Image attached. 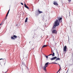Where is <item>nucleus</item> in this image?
<instances>
[{
    "label": "nucleus",
    "instance_id": "obj_1",
    "mask_svg": "<svg viewBox=\"0 0 73 73\" xmlns=\"http://www.w3.org/2000/svg\"><path fill=\"white\" fill-rule=\"evenodd\" d=\"M57 18L58 20L56 19L54 23L53 27V29H55L56 27H57V26H58L59 25H60V23H61L62 22V18L58 17Z\"/></svg>",
    "mask_w": 73,
    "mask_h": 73
},
{
    "label": "nucleus",
    "instance_id": "obj_2",
    "mask_svg": "<svg viewBox=\"0 0 73 73\" xmlns=\"http://www.w3.org/2000/svg\"><path fill=\"white\" fill-rule=\"evenodd\" d=\"M48 64H49V62L46 63L45 64V66L43 67V69L44 70V71H46V68L48 66L47 65H48Z\"/></svg>",
    "mask_w": 73,
    "mask_h": 73
},
{
    "label": "nucleus",
    "instance_id": "obj_3",
    "mask_svg": "<svg viewBox=\"0 0 73 73\" xmlns=\"http://www.w3.org/2000/svg\"><path fill=\"white\" fill-rule=\"evenodd\" d=\"M57 33V31L56 30H53L52 31V33H54V34H56Z\"/></svg>",
    "mask_w": 73,
    "mask_h": 73
},
{
    "label": "nucleus",
    "instance_id": "obj_4",
    "mask_svg": "<svg viewBox=\"0 0 73 73\" xmlns=\"http://www.w3.org/2000/svg\"><path fill=\"white\" fill-rule=\"evenodd\" d=\"M66 48H67V47H66V46H65L63 48V50L65 52V53L66 52Z\"/></svg>",
    "mask_w": 73,
    "mask_h": 73
},
{
    "label": "nucleus",
    "instance_id": "obj_5",
    "mask_svg": "<svg viewBox=\"0 0 73 73\" xmlns=\"http://www.w3.org/2000/svg\"><path fill=\"white\" fill-rule=\"evenodd\" d=\"M21 66L23 68V67H27V66L24 64V62H23L22 64L21 65Z\"/></svg>",
    "mask_w": 73,
    "mask_h": 73
},
{
    "label": "nucleus",
    "instance_id": "obj_6",
    "mask_svg": "<svg viewBox=\"0 0 73 73\" xmlns=\"http://www.w3.org/2000/svg\"><path fill=\"white\" fill-rule=\"evenodd\" d=\"M53 4H54V5H58L57 1H54Z\"/></svg>",
    "mask_w": 73,
    "mask_h": 73
},
{
    "label": "nucleus",
    "instance_id": "obj_7",
    "mask_svg": "<svg viewBox=\"0 0 73 73\" xmlns=\"http://www.w3.org/2000/svg\"><path fill=\"white\" fill-rule=\"evenodd\" d=\"M56 58L57 57L55 56L54 57L51 58L50 59L51 60H55V59H56Z\"/></svg>",
    "mask_w": 73,
    "mask_h": 73
},
{
    "label": "nucleus",
    "instance_id": "obj_8",
    "mask_svg": "<svg viewBox=\"0 0 73 73\" xmlns=\"http://www.w3.org/2000/svg\"><path fill=\"white\" fill-rule=\"evenodd\" d=\"M24 6H25V8H27V9H29V7H28V6H27L25 4H24Z\"/></svg>",
    "mask_w": 73,
    "mask_h": 73
},
{
    "label": "nucleus",
    "instance_id": "obj_9",
    "mask_svg": "<svg viewBox=\"0 0 73 73\" xmlns=\"http://www.w3.org/2000/svg\"><path fill=\"white\" fill-rule=\"evenodd\" d=\"M51 55H52V56H54V53L53 52V54H49L48 56H51Z\"/></svg>",
    "mask_w": 73,
    "mask_h": 73
},
{
    "label": "nucleus",
    "instance_id": "obj_10",
    "mask_svg": "<svg viewBox=\"0 0 73 73\" xmlns=\"http://www.w3.org/2000/svg\"><path fill=\"white\" fill-rule=\"evenodd\" d=\"M38 13H42V12L41 11H40L39 10H38Z\"/></svg>",
    "mask_w": 73,
    "mask_h": 73
},
{
    "label": "nucleus",
    "instance_id": "obj_11",
    "mask_svg": "<svg viewBox=\"0 0 73 73\" xmlns=\"http://www.w3.org/2000/svg\"><path fill=\"white\" fill-rule=\"evenodd\" d=\"M9 11H10V9L8 11L6 15V16H8V14L9 13Z\"/></svg>",
    "mask_w": 73,
    "mask_h": 73
},
{
    "label": "nucleus",
    "instance_id": "obj_12",
    "mask_svg": "<svg viewBox=\"0 0 73 73\" xmlns=\"http://www.w3.org/2000/svg\"><path fill=\"white\" fill-rule=\"evenodd\" d=\"M28 20V18H26L25 21V23H27V21Z\"/></svg>",
    "mask_w": 73,
    "mask_h": 73
},
{
    "label": "nucleus",
    "instance_id": "obj_13",
    "mask_svg": "<svg viewBox=\"0 0 73 73\" xmlns=\"http://www.w3.org/2000/svg\"><path fill=\"white\" fill-rule=\"evenodd\" d=\"M48 46L47 45H44L42 47V48H45V47H46Z\"/></svg>",
    "mask_w": 73,
    "mask_h": 73
},
{
    "label": "nucleus",
    "instance_id": "obj_14",
    "mask_svg": "<svg viewBox=\"0 0 73 73\" xmlns=\"http://www.w3.org/2000/svg\"><path fill=\"white\" fill-rule=\"evenodd\" d=\"M13 37L14 38H17V36L15 35H14L13 36Z\"/></svg>",
    "mask_w": 73,
    "mask_h": 73
},
{
    "label": "nucleus",
    "instance_id": "obj_15",
    "mask_svg": "<svg viewBox=\"0 0 73 73\" xmlns=\"http://www.w3.org/2000/svg\"><path fill=\"white\" fill-rule=\"evenodd\" d=\"M11 39H12V40H15V38H14L13 37V36H11Z\"/></svg>",
    "mask_w": 73,
    "mask_h": 73
},
{
    "label": "nucleus",
    "instance_id": "obj_16",
    "mask_svg": "<svg viewBox=\"0 0 73 73\" xmlns=\"http://www.w3.org/2000/svg\"><path fill=\"white\" fill-rule=\"evenodd\" d=\"M60 60V58H56V61L57 60Z\"/></svg>",
    "mask_w": 73,
    "mask_h": 73
},
{
    "label": "nucleus",
    "instance_id": "obj_17",
    "mask_svg": "<svg viewBox=\"0 0 73 73\" xmlns=\"http://www.w3.org/2000/svg\"><path fill=\"white\" fill-rule=\"evenodd\" d=\"M61 70V66H60V69H59V70H58V71L56 73H58V72L60 70Z\"/></svg>",
    "mask_w": 73,
    "mask_h": 73
},
{
    "label": "nucleus",
    "instance_id": "obj_18",
    "mask_svg": "<svg viewBox=\"0 0 73 73\" xmlns=\"http://www.w3.org/2000/svg\"><path fill=\"white\" fill-rule=\"evenodd\" d=\"M7 15H6V17H5V19H4L3 20H5L6 19H7Z\"/></svg>",
    "mask_w": 73,
    "mask_h": 73
},
{
    "label": "nucleus",
    "instance_id": "obj_19",
    "mask_svg": "<svg viewBox=\"0 0 73 73\" xmlns=\"http://www.w3.org/2000/svg\"><path fill=\"white\" fill-rule=\"evenodd\" d=\"M52 64H57V63H53V62H52Z\"/></svg>",
    "mask_w": 73,
    "mask_h": 73
},
{
    "label": "nucleus",
    "instance_id": "obj_20",
    "mask_svg": "<svg viewBox=\"0 0 73 73\" xmlns=\"http://www.w3.org/2000/svg\"><path fill=\"white\" fill-rule=\"evenodd\" d=\"M68 1H69V2H70L71 1H72V0H68Z\"/></svg>",
    "mask_w": 73,
    "mask_h": 73
},
{
    "label": "nucleus",
    "instance_id": "obj_21",
    "mask_svg": "<svg viewBox=\"0 0 73 73\" xmlns=\"http://www.w3.org/2000/svg\"><path fill=\"white\" fill-rule=\"evenodd\" d=\"M48 56H46V57L47 58H48Z\"/></svg>",
    "mask_w": 73,
    "mask_h": 73
},
{
    "label": "nucleus",
    "instance_id": "obj_22",
    "mask_svg": "<svg viewBox=\"0 0 73 73\" xmlns=\"http://www.w3.org/2000/svg\"><path fill=\"white\" fill-rule=\"evenodd\" d=\"M21 5H23L24 4H23V3H21Z\"/></svg>",
    "mask_w": 73,
    "mask_h": 73
},
{
    "label": "nucleus",
    "instance_id": "obj_23",
    "mask_svg": "<svg viewBox=\"0 0 73 73\" xmlns=\"http://www.w3.org/2000/svg\"><path fill=\"white\" fill-rule=\"evenodd\" d=\"M2 24H3V22L1 23V25H2Z\"/></svg>",
    "mask_w": 73,
    "mask_h": 73
},
{
    "label": "nucleus",
    "instance_id": "obj_24",
    "mask_svg": "<svg viewBox=\"0 0 73 73\" xmlns=\"http://www.w3.org/2000/svg\"><path fill=\"white\" fill-rule=\"evenodd\" d=\"M51 53H53V51L52 50L51 51Z\"/></svg>",
    "mask_w": 73,
    "mask_h": 73
},
{
    "label": "nucleus",
    "instance_id": "obj_25",
    "mask_svg": "<svg viewBox=\"0 0 73 73\" xmlns=\"http://www.w3.org/2000/svg\"><path fill=\"white\" fill-rule=\"evenodd\" d=\"M3 60L2 58L0 59V60Z\"/></svg>",
    "mask_w": 73,
    "mask_h": 73
},
{
    "label": "nucleus",
    "instance_id": "obj_26",
    "mask_svg": "<svg viewBox=\"0 0 73 73\" xmlns=\"http://www.w3.org/2000/svg\"><path fill=\"white\" fill-rule=\"evenodd\" d=\"M59 66L60 67V66H60V64H59Z\"/></svg>",
    "mask_w": 73,
    "mask_h": 73
},
{
    "label": "nucleus",
    "instance_id": "obj_27",
    "mask_svg": "<svg viewBox=\"0 0 73 73\" xmlns=\"http://www.w3.org/2000/svg\"><path fill=\"white\" fill-rule=\"evenodd\" d=\"M0 25H1V24H0Z\"/></svg>",
    "mask_w": 73,
    "mask_h": 73
}]
</instances>
